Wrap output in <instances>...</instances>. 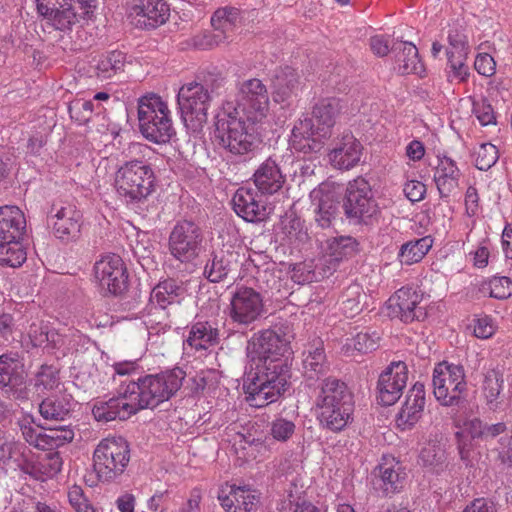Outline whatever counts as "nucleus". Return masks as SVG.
<instances>
[{
	"instance_id": "obj_36",
	"label": "nucleus",
	"mask_w": 512,
	"mask_h": 512,
	"mask_svg": "<svg viewBox=\"0 0 512 512\" xmlns=\"http://www.w3.org/2000/svg\"><path fill=\"white\" fill-rule=\"evenodd\" d=\"M503 375L494 365L484 366L481 381V393L490 409L495 410L499 404V396L503 390Z\"/></svg>"
},
{
	"instance_id": "obj_39",
	"label": "nucleus",
	"mask_w": 512,
	"mask_h": 512,
	"mask_svg": "<svg viewBox=\"0 0 512 512\" xmlns=\"http://www.w3.org/2000/svg\"><path fill=\"white\" fill-rule=\"evenodd\" d=\"M432 239L423 237L403 244L398 253V259L403 265H412L423 259L432 247Z\"/></svg>"
},
{
	"instance_id": "obj_9",
	"label": "nucleus",
	"mask_w": 512,
	"mask_h": 512,
	"mask_svg": "<svg viewBox=\"0 0 512 512\" xmlns=\"http://www.w3.org/2000/svg\"><path fill=\"white\" fill-rule=\"evenodd\" d=\"M433 393L443 406L457 405L467 389L462 365L443 361L433 371Z\"/></svg>"
},
{
	"instance_id": "obj_41",
	"label": "nucleus",
	"mask_w": 512,
	"mask_h": 512,
	"mask_svg": "<svg viewBox=\"0 0 512 512\" xmlns=\"http://www.w3.org/2000/svg\"><path fill=\"white\" fill-rule=\"evenodd\" d=\"M380 336L377 332L361 331L351 338H347L342 347L345 354L353 352L368 353L376 350L379 346Z\"/></svg>"
},
{
	"instance_id": "obj_2",
	"label": "nucleus",
	"mask_w": 512,
	"mask_h": 512,
	"mask_svg": "<svg viewBox=\"0 0 512 512\" xmlns=\"http://www.w3.org/2000/svg\"><path fill=\"white\" fill-rule=\"evenodd\" d=\"M269 112V96L261 80L253 78L238 88L236 104L226 102L217 115L215 141L234 155L253 153L260 141L254 125L261 123Z\"/></svg>"
},
{
	"instance_id": "obj_43",
	"label": "nucleus",
	"mask_w": 512,
	"mask_h": 512,
	"mask_svg": "<svg viewBox=\"0 0 512 512\" xmlns=\"http://www.w3.org/2000/svg\"><path fill=\"white\" fill-rule=\"evenodd\" d=\"M181 288L173 279H167L158 283L151 291L150 301L157 304L161 309L178 302Z\"/></svg>"
},
{
	"instance_id": "obj_16",
	"label": "nucleus",
	"mask_w": 512,
	"mask_h": 512,
	"mask_svg": "<svg viewBox=\"0 0 512 512\" xmlns=\"http://www.w3.org/2000/svg\"><path fill=\"white\" fill-rule=\"evenodd\" d=\"M94 276L100 287L114 295L126 286L128 274L122 258L114 253L103 255L94 265Z\"/></svg>"
},
{
	"instance_id": "obj_21",
	"label": "nucleus",
	"mask_w": 512,
	"mask_h": 512,
	"mask_svg": "<svg viewBox=\"0 0 512 512\" xmlns=\"http://www.w3.org/2000/svg\"><path fill=\"white\" fill-rule=\"evenodd\" d=\"M232 204L235 213L247 222L264 221L271 212L263 196L250 187L238 188Z\"/></svg>"
},
{
	"instance_id": "obj_44",
	"label": "nucleus",
	"mask_w": 512,
	"mask_h": 512,
	"mask_svg": "<svg viewBox=\"0 0 512 512\" xmlns=\"http://www.w3.org/2000/svg\"><path fill=\"white\" fill-rule=\"evenodd\" d=\"M125 54L121 51H111L102 55L95 65L97 77L109 79L122 71L125 65Z\"/></svg>"
},
{
	"instance_id": "obj_15",
	"label": "nucleus",
	"mask_w": 512,
	"mask_h": 512,
	"mask_svg": "<svg viewBox=\"0 0 512 512\" xmlns=\"http://www.w3.org/2000/svg\"><path fill=\"white\" fill-rule=\"evenodd\" d=\"M422 299V293L415 288L401 287L386 301V314L404 323L422 320L426 317L425 310L420 306Z\"/></svg>"
},
{
	"instance_id": "obj_47",
	"label": "nucleus",
	"mask_w": 512,
	"mask_h": 512,
	"mask_svg": "<svg viewBox=\"0 0 512 512\" xmlns=\"http://www.w3.org/2000/svg\"><path fill=\"white\" fill-rule=\"evenodd\" d=\"M74 438V431L68 426H58L54 428L45 429L43 432V444H40L41 450H53L59 448Z\"/></svg>"
},
{
	"instance_id": "obj_62",
	"label": "nucleus",
	"mask_w": 512,
	"mask_h": 512,
	"mask_svg": "<svg viewBox=\"0 0 512 512\" xmlns=\"http://www.w3.org/2000/svg\"><path fill=\"white\" fill-rule=\"evenodd\" d=\"M420 459L425 466L436 467L443 463L444 451L436 444H428L422 448Z\"/></svg>"
},
{
	"instance_id": "obj_50",
	"label": "nucleus",
	"mask_w": 512,
	"mask_h": 512,
	"mask_svg": "<svg viewBox=\"0 0 512 512\" xmlns=\"http://www.w3.org/2000/svg\"><path fill=\"white\" fill-rule=\"evenodd\" d=\"M26 455V447L10 439L0 431V464L13 461L20 469V460Z\"/></svg>"
},
{
	"instance_id": "obj_37",
	"label": "nucleus",
	"mask_w": 512,
	"mask_h": 512,
	"mask_svg": "<svg viewBox=\"0 0 512 512\" xmlns=\"http://www.w3.org/2000/svg\"><path fill=\"white\" fill-rule=\"evenodd\" d=\"M218 331L208 322L194 323L185 343L195 350H207L217 343Z\"/></svg>"
},
{
	"instance_id": "obj_18",
	"label": "nucleus",
	"mask_w": 512,
	"mask_h": 512,
	"mask_svg": "<svg viewBox=\"0 0 512 512\" xmlns=\"http://www.w3.org/2000/svg\"><path fill=\"white\" fill-rule=\"evenodd\" d=\"M408 380L407 365L392 362L379 376L377 382V399L384 406L395 404L401 397Z\"/></svg>"
},
{
	"instance_id": "obj_29",
	"label": "nucleus",
	"mask_w": 512,
	"mask_h": 512,
	"mask_svg": "<svg viewBox=\"0 0 512 512\" xmlns=\"http://www.w3.org/2000/svg\"><path fill=\"white\" fill-rule=\"evenodd\" d=\"M394 53L395 66L394 69L403 75L416 74L422 77L425 74V68L419 58L417 47L407 41L394 43L392 47Z\"/></svg>"
},
{
	"instance_id": "obj_3",
	"label": "nucleus",
	"mask_w": 512,
	"mask_h": 512,
	"mask_svg": "<svg viewBox=\"0 0 512 512\" xmlns=\"http://www.w3.org/2000/svg\"><path fill=\"white\" fill-rule=\"evenodd\" d=\"M316 407L320 425L333 432L341 431L352 420V394L346 384L336 378L323 380Z\"/></svg>"
},
{
	"instance_id": "obj_34",
	"label": "nucleus",
	"mask_w": 512,
	"mask_h": 512,
	"mask_svg": "<svg viewBox=\"0 0 512 512\" xmlns=\"http://www.w3.org/2000/svg\"><path fill=\"white\" fill-rule=\"evenodd\" d=\"M303 370L309 379L319 378L329 370V363L321 340L308 345L303 352Z\"/></svg>"
},
{
	"instance_id": "obj_55",
	"label": "nucleus",
	"mask_w": 512,
	"mask_h": 512,
	"mask_svg": "<svg viewBox=\"0 0 512 512\" xmlns=\"http://www.w3.org/2000/svg\"><path fill=\"white\" fill-rule=\"evenodd\" d=\"M449 77L452 80L464 82L469 76V68L466 65L468 53H454L453 50H446Z\"/></svg>"
},
{
	"instance_id": "obj_14",
	"label": "nucleus",
	"mask_w": 512,
	"mask_h": 512,
	"mask_svg": "<svg viewBox=\"0 0 512 512\" xmlns=\"http://www.w3.org/2000/svg\"><path fill=\"white\" fill-rule=\"evenodd\" d=\"M264 312L261 294L250 287H236L229 305V317L233 323L249 326L257 321Z\"/></svg>"
},
{
	"instance_id": "obj_32",
	"label": "nucleus",
	"mask_w": 512,
	"mask_h": 512,
	"mask_svg": "<svg viewBox=\"0 0 512 512\" xmlns=\"http://www.w3.org/2000/svg\"><path fill=\"white\" fill-rule=\"evenodd\" d=\"M341 111V102L337 98H326L319 101L313 109V117L316 128L322 133V138L327 140L332 135V129L336 118Z\"/></svg>"
},
{
	"instance_id": "obj_20",
	"label": "nucleus",
	"mask_w": 512,
	"mask_h": 512,
	"mask_svg": "<svg viewBox=\"0 0 512 512\" xmlns=\"http://www.w3.org/2000/svg\"><path fill=\"white\" fill-rule=\"evenodd\" d=\"M128 15L136 27L153 29L168 20L170 8L164 0H134Z\"/></svg>"
},
{
	"instance_id": "obj_24",
	"label": "nucleus",
	"mask_w": 512,
	"mask_h": 512,
	"mask_svg": "<svg viewBox=\"0 0 512 512\" xmlns=\"http://www.w3.org/2000/svg\"><path fill=\"white\" fill-rule=\"evenodd\" d=\"M362 155L360 142L349 132L344 133L328 157L331 165L339 170H350L355 167Z\"/></svg>"
},
{
	"instance_id": "obj_57",
	"label": "nucleus",
	"mask_w": 512,
	"mask_h": 512,
	"mask_svg": "<svg viewBox=\"0 0 512 512\" xmlns=\"http://www.w3.org/2000/svg\"><path fill=\"white\" fill-rule=\"evenodd\" d=\"M473 334L479 339H489L497 331V324L491 316L477 315L473 319Z\"/></svg>"
},
{
	"instance_id": "obj_6",
	"label": "nucleus",
	"mask_w": 512,
	"mask_h": 512,
	"mask_svg": "<svg viewBox=\"0 0 512 512\" xmlns=\"http://www.w3.org/2000/svg\"><path fill=\"white\" fill-rule=\"evenodd\" d=\"M185 373L180 368H174L157 374L139 377L137 381H129L134 385L136 402L139 410L155 408L168 401L182 386Z\"/></svg>"
},
{
	"instance_id": "obj_12",
	"label": "nucleus",
	"mask_w": 512,
	"mask_h": 512,
	"mask_svg": "<svg viewBox=\"0 0 512 512\" xmlns=\"http://www.w3.org/2000/svg\"><path fill=\"white\" fill-rule=\"evenodd\" d=\"M177 101L183 121L193 128L201 127L207 121L211 96L207 88L196 81L182 85Z\"/></svg>"
},
{
	"instance_id": "obj_38",
	"label": "nucleus",
	"mask_w": 512,
	"mask_h": 512,
	"mask_svg": "<svg viewBox=\"0 0 512 512\" xmlns=\"http://www.w3.org/2000/svg\"><path fill=\"white\" fill-rule=\"evenodd\" d=\"M356 249V240L350 236H341L329 239L327 240L325 250V261L334 268L336 263L353 255L356 252Z\"/></svg>"
},
{
	"instance_id": "obj_5",
	"label": "nucleus",
	"mask_w": 512,
	"mask_h": 512,
	"mask_svg": "<svg viewBox=\"0 0 512 512\" xmlns=\"http://www.w3.org/2000/svg\"><path fill=\"white\" fill-rule=\"evenodd\" d=\"M138 122L143 137L155 144L168 143L175 134L168 104L157 94L139 99Z\"/></svg>"
},
{
	"instance_id": "obj_51",
	"label": "nucleus",
	"mask_w": 512,
	"mask_h": 512,
	"mask_svg": "<svg viewBox=\"0 0 512 512\" xmlns=\"http://www.w3.org/2000/svg\"><path fill=\"white\" fill-rule=\"evenodd\" d=\"M268 434L273 440L286 443L292 439L296 432V423L282 415L276 416L268 425Z\"/></svg>"
},
{
	"instance_id": "obj_25",
	"label": "nucleus",
	"mask_w": 512,
	"mask_h": 512,
	"mask_svg": "<svg viewBox=\"0 0 512 512\" xmlns=\"http://www.w3.org/2000/svg\"><path fill=\"white\" fill-rule=\"evenodd\" d=\"M376 471L380 481L379 487L386 495L398 493L404 488L407 474L403 465L394 456L383 455Z\"/></svg>"
},
{
	"instance_id": "obj_35",
	"label": "nucleus",
	"mask_w": 512,
	"mask_h": 512,
	"mask_svg": "<svg viewBox=\"0 0 512 512\" xmlns=\"http://www.w3.org/2000/svg\"><path fill=\"white\" fill-rule=\"evenodd\" d=\"M236 262V254L221 249L214 252L204 266L203 275L212 283H218L224 280L231 271L233 264Z\"/></svg>"
},
{
	"instance_id": "obj_28",
	"label": "nucleus",
	"mask_w": 512,
	"mask_h": 512,
	"mask_svg": "<svg viewBox=\"0 0 512 512\" xmlns=\"http://www.w3.org/2000/svg\"><path fill=\"white\" fill-rule=\"evenodd\" d=\"M461 171L456 162L447 156L438 157L433 180L441 198H448L459 186Z\"/></svg>"
},
{
	"instance_id": "obj_30",
	"label": "nucleus",
	"mask_w": 512,
	"mask_h": 512,
	"mask_svg": "<svg viewBox=\"0 0 512 512\" xmlns=\"http://www.w3.org/2000/svg\"><path fill=\"white\" fill-rule=\"evenodd\" d=\"M253 181L262 194H274L282 188L285 176L276 161L268 158L255 170Z\"/></svg>"
},
{
	"instance_id": "obj_8",
	"label": "nucleus",
	"mask_w": 512,
	"mask_h": 512,
	"mask_svg": "<svg viewBox=\"0 0 512 512\" xmlns=\"http://www.w3.org/2000/svg\"><path fill=\"white\" fill-rule=\"evenodd\" d=\"M37 11L57 30L67 31L96 7V0H36Z\"/></svg>"
},
{
	"instance_id": "obj_42",
	"label": "nucleus",
	"mask_w": 512,
	"mask_h": 512,
	"mask_svg": "<svg viewBox=\"0 0 512 512\" xmlns=\"http://www.w3.org/2000/svg\"><path fill=\"white\" fill-rule=\"evenodd\" d=\"M285 498L279 504V510L281 512H319L310 502L305 501L302 498L304 493L302 486H298L295 483H291V487L286 490Z\"/></svg>"
},
{
	"instance_id": "obj_4",
	"label": "nucleus",
	"mask_w": 512,
	"mask_h": 512,
	"mask_svg": "<svg viewBox=\"0 0 512 512\" xmlns=\"http://www.w3.org/2000/svg\"><path fill=\"white\" fill-rule=\"evenodd\" d=\"M112 185L124 202L138 203L154 191V171L144 161L137 159L125 161L117 166Z\"/></svg>"
},
{
	"instance_id": "obj_33",
	"label": "nucleus",
	"mask_w": 512,
	"mask_h": 512,
	"mask_svg": "<svg viewBox=\"0 0 512 512\" xmlns=\"http://www.w3.org/2000/svg\"><path fill=\"white\" fill-rule=\"evenodd\" d=\"M300 88V79L293 68L286 67L278 73L273 81L272 99L283 106L289 105L293 95Z\"/></svg>"
},
{
	"instance_id": "obj_54",
	"label": "nucleus",
	"mask_w": 512,
	"mask_h": 512,
	"mask_svg": "<svg viewBox=\"0 0 512 512\" xmlns=\"http://www.w3.org/2000/svg\"><path fill=\"white\" fill-rule=\"evenodd\" d=\"M473 157L476 168L487 171L496 164L499 158V152L497 147L492 143H482L475 148Z\"/></svg>"
},
{
	"instance_id": "obj_58",
	"label": "nucleus",
	"mask_w": 512,
	"mask_h": 512,
	"mask_svg": "<svg viewBox=\"0 0 512 512\" xmlns=\"http://www.w3.org/2000/svg\"><path fill=\"white\" fill-rule=\"evenodd\" d=\"M93 110L94 103L91 100H75L68 107L70 117L78 124L88 122Z\"/></svg>"
},
{
	"instance_id": "obj_56",
	"label": "nucleus",
	"mask_w": 512,
	"mask_h": 512,
	"mask_svg": "<svg viewBox=\"0 0 512 512\" xmlns=\"http://www.w3.org/2000/svg\"><path fill=\"white\" fill-rule=\"evenodd\" d=\"M447 41L449 43L447 50H453L454 53H469L468 37L461 25L449 27Z\"/></svg>"
},
{
	"instance_id": "obj_27",
	"label": "nucleus",
	"mask_w": 512,
	"mask_h": 512,
	"mask_svg": "<svg viewBox=\"0 0 512 512\" xmlns=\"http://www.w3.org/2000/svg\"><path fill=\"white\" fill-rule=\"evenodd\" d=\"M20 471L36 480L45 481L61 471L62 461L58 453H49L38 460H34L32 453L26 448V455L19 459Z\"/></svg>"
},
{
	"instance_id": "obj_22",
	"label": "nucleus",
	"mask_w": 512,
	"mask_h": 512,
	"mask_svg": "<svg viewBox=\"0 0 512 512\" xmlns=\"http://www.w3.org/2000/svg\"><path fill=\"white\" fill-rule=\"evenodd\" d=\"M49 219L53 226L54 235L57 238L69 241L79 237L82 215L75 206L71 204L63 206L54 205Z\"/></svg>"
},
{
	"instance_id": "obj_64",
	"label": "nucleus",
	"mask_w": 512,
	"mask_h": 512,
	"mask_svg": "<svg viewBox=\"0 0 512 512\" xmlns=\"http://www.w3.org/2000/svg\"><path fill=\"white\" fill-rule=\"evenodd\" d=\"M228 489L227 493L225 489H221L218 495L221 506L226 512H240V504H235V499L237 495L241 496V490L236 486H229Z\"/></svg>"
},
{
	"instance_id": "obj_48",
	"label": "nucleus",
	"mask_w": 512,
	"mask_h": 512,
	"mask_svg": "<svg viewBox=\"0 0 512 512\" xmlns=\"http://www.w3.org/2000/svg\"><path fill=\"white\" fill-rule=\"evenodd\" d=\"M59 384V371L49 365H42L33 379V386L38 395L56 389Z\"/></svg>"
},
{
	"instance_id": "obj_1",
	"label": "nucleus",
	"mask_w": 512,
	"mask_h": 512,
	"mask_svg": "<svg viewBox=\"0 0 512 512\" xmlns=\"http://www.w3.org/2000/svg\"><path fill=\"white\" fill-rule=\"evenodd\" d=\"M288 350V340L276 330H263L249 340L244 389L251 406H267L285 392L290 373L283 357Z\"/></svg>"
},
{
	"instance_id": "obj_49",
	"label": "nucleus",
	"mask_w": 512,
	"mask_h": 512,
	"mask_svg": "<svg viewBox=\"0 0 512 512\" xmlns=\"http://www.w3.org/2000/svg\"><path fill=\"white\" fill-rule=\"evenodd\" d=\"M71 410L72 402L66 398H47L39 406L40 414L50 420H62Z\"/></svg>"
},
{
	"instance_id": "obj_59",
	"label": "nucleus",
	"mask_w": 512,
	"mask_h": 512,
	"mask_svg": "<svg viewBox=\"0 0 512 512\" xmlns=\"http://www.w3.org/2000/svg\"><path fill=\"white\" fill-rule=\"evenodd\" d=\"M67 496L70 505L77 512H97V510L92 506V504L84 495L83 489L80 486H71L68 490Z\"/></svg>"
},
{
	"instance_id": "obj_19",
	"label": "nucleus",
	"mask_w": 512,
	"mask_h": 512,
	"mask_svg": "<svg viewBox=\"0 0 512 512\" xmlns=\"http://www.w3.org/2000/svg\"><path fill=\"white\" fill-rule=\"evenodd\" d=\"M241 23L239 9L235 7H222L217 9L211 17V24L215 33L213 35H203V39L194 41V45L207 49L213 45H219L229 39L235 28Z\"/></svg>"
},
{
	"instance_id": "obj_17",
	"label": "nucleus",
	"mask_w": 512,
	"mask_h": 512,
	"mask_svg": "<svg viewBox=\"0 0 512 512\" xmlns=\"http://www.w3.org/2000/svg\"><path fill=\"white\" fill-rule=\"evenodd\" d=\"M455 436L461 460L473 466L481 457L476 441H484V423L478 418H467L456 423Z\"/></svg>"
},
{
	"instance_id": "obj_61",
	"label": "nucleus",
	"mask_w": 512,
	"mask_h": 512,
	"mask_svg": "<svg viewBox=\"0 0 512 512\" xmlns=\"http://www.w3.org/2000/svg\"><path fill=\"white\" fill-rule=\"evenodd\" d=\"M310 199L315 206V210L319 213L330 215V210L333 207L332 196L330 193L324 192L323 186L313 189L310 193Z\"/></svg>"
},
{
	"instance_id": "obj_11",
	"label": "nucleus",
	"mask_w": 512,
	"mask_h": 512,
	"mask_svg": "<svg viewBox=\"0 0 512 512\" xmlns=\"http://www.w3.org/2000/svg\"><path fill=\"white\" fill-rule=\"evenodd\" d=\"M343 209L347 218L363 223L378 215L379 207L366 179L357 177L348 183Z\"/></svg>"
},
{
	"instance_id": "obj_52",
	"label": "nucleus",
	"mask_w": 512,
	"mask_h": 512,
	"mask_svg": "<svg viewBox=\"0 0 512 512\" xmlns=\"http://www.w3.org/2000/svg\"><path fill=\"white\" fill-rule=\"evenodd\" d=\"M359 284L349 285L342 294V310L347 317H354L362 310V300L365 298Z\"/></svg>"
},
{
	"instance_id": "obj_60",
	"label": "nucleus",
	"mask_w": 512,
	"mask_h": 512,
	"mask_svg": "<svg viewBox=\"0 0 512 512\" xmlns=\"http://www.w3.org/2000/svg\"><path fill=\"white\" fill-rule=\"evenodd\" d=\"M472 112L482 126L495 123L493 108L486 99H474L472 101Z\"/></svg>"
},
{
	"instance_id": "obj_23",
	"label": "nucleus",
	"mask_w": 512,
	"mask_h": 512,
	"mask_svg": "<svg viewBox=\"0 0 512 512\" xmlns=\"http://www.w3.org/2000/svg\"><path fill=\"white\" fill-rule=\"evenodd\" d=\"M321 134L313 119H300L292 129L290 146L295 151L303 154L317 153L327 141V138H322Z\"/></svg>"
},
{
	"instance_id": "obj_45",
	"label": "nucleus",
	"mask_w": 512,
	"mask_h": 512,
	"mask_svg": "<svg viewBox=\"0 0 512 512\" xmlns=\"http://www.w3.org/2000/svg\"><path fill=\"white\" fill-rule=\"evenodd\" d=\"M282 240L287 244L298 247L308 239V233L303 221L298 217H286L281 222Z\"/></svg>"
},
{
	"instance_id": "obj_40",
	"label": "nucleus",
	"mask_w": 512,
	"mask_h": 512,
	"mask_svg": "<svg viewBox=\"0 0 512 512\" xmlns=\"http://www.w3.org/2000/svg\"><path fill=\"white\" fill-rule=\"evenodd\" d=\"M23 381V364L16 356H0V387H14Z\"/></svg>"
},
{
	"instance_id": "obj_46",
	"label": "nucleus",
	"mask_w": 512,
	"mask_h": 512,
	"mask_svg": "<svg viewBox=\"0 0 512 512\" xmlns=\"http://www.w3.org/2000/svg\"><path fill=\"white\" fill-rule=\"evenodd\" d=\"M26 260V251L21 240L0 242V264L9 267H19Z\"/></svg>"
},
{
	"instance_id": "obj_63",
	"label": "nucleus",
	"mask_w": 512,
	"mask_h": 512,
	"mask_svg": "<svg viewBox=\"0 0 512 512\" xmlns=\"http://www.w3.org/2000/svg\"><path fill=\"white\" fill-rule=\"evenodd\" d=\"M34 342L37 346L58 348L64 343V338L55 329L45 326L41 328V333L39 337H35Z\"/></svg>"
},
{
	"instance_id": "obj_10",
	"label": "nucleus",
	"mask_w": 512,
	"mask_h": 512,
	"mask_svg": "<svg viewBox=\"0 0 512 512\" xmlns=\"http://www.w3.org/2000/svg\"><path fill=\"white\" fill-rule=\"evenodd\" d=\"M203 232L193 221H178L168 238L170 255L181 263H191L201 253Z\"/></svg>"
},
{
	"instance_id": "obj_7",
	"label": "nucleus",
	"mask_w": 512,
	"mask_h": 512,
	"mask_svg": "<svg viewBox=\"0 0 512 512\" xmlns=\"http://www.w3.org/2000/svg\"><path fill=\"white\" fill-rule=\"evenodd\" d=\"M130 460V449L122 437L102 439L94 450L93 467L101 481H111L121 475Z\"/></svg>"
},
{
	"instance_id": "obj_26",
	"label": "nucleus",
	"mask_w": 512,
	"mask_h": 512,
	"mask_svg": "<svg viewBox=\"0 0 512 512\" xmlns=\"http://www.w3.org/2000/svg\"><path fill=\"white\" fill-rule=\"evenodd\" d=\"M425 388L417 382L408 391L405 402L396 416V424L402 430L411 429L422 417L425 407Z\"/></svg>"
},
{
	"instance_id": "obj_31",
	"label": "nucleus",
	"mask_w": 512,
	"mask_h": 512,
	"mask_svg": "<svg viewBox=\"0 0 512 512\" xmlns=\"http://www.w3.org/2000/svg\"><path fill=\"white\" fill-rule=\"evenodd\" d=\"M26 229L24 213L17 206L0 207V242L22 240Z\"/></svg>"
},
{
	"instance_id": "obj_53",
	"label": "nucleus",
	"mask_w": 512,
	"mask_h": 512,
	"mask_svg": "<svg viewBox=\"0 0 512 512\" xmlns=\"http://www.w3.org/2000/svg\"><path fill=\"white\" fill-rule=\"evenodd\" d=\"M481 290L492 298L507 299L512 295V280L505 276H494L483 283Z\"/></svg>"
},
{
	"instance_id": "obj_13",
	"label": "nucleus",
	"mask_w": 512,
	"mask_h": 512,
	"mask_svg": "<svg viewBox=\"0 0 512 512\" xmlns=\"http://www.w3.org/2000/svg\"><path fill=\"white\" fill-rule=\"evenodd\" d=\"M135 386L122 382L116 396L107 401H99L94 404L92 413L97 421L109 422L116 419L126 420L139 411L133 393Z\"/></svg>"
}]
</instances>
